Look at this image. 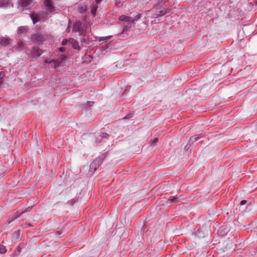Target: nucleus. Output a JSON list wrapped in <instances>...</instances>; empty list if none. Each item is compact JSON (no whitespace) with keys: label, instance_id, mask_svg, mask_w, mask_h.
I'll list each match as a JSON object with an SVG mask.
<instances>
[{"label":"nucleus","instance_id":"1","mask_svg":"<svg viewBox=\"0 0 257 257\" xmlns=\"http://www.w3.org/2000/svg\"><path fill=\"white\" fill-rule=\"evenodd\" d=\"M18 8L21 11L30 9L34 5V0H19Z\"/></svg>","mask_w":257,"mask_h":257},{"label":"nucleus","instance_id":"2","mask_svg":"<svg viewBox=\"0 0 257 257\" xmlns=\"http://www.w3.org/2000/svg\"><path fill=\"white\" fill-rule=\"evenodd\" d=\"M103 160L101 158L95 159L90 164V169L91 171H96L97 168L99 167L102 163Z\"/></svg>","mask_w":257,"mask_h":257},{"label":"nucleus","instance_id":"3","mask_svg":"<svg viewBox=\"0 0 257 257\" xmlns=\"http://www.w3.org/2000/svg\"><path fill=\"white\" fill-rule=\"evenodd\" d=\"M166 14V11L161 7H157L155 8V11L152 15L153 18H156L162 16Z\"/></svg>","mask_w":257,"mask_h":257},{"label":"nucleus","instance_id":"4","mask_svg":"<svg viewBox=\"0 0 257 257\" xmlns=\"http://www.w3.org/2000/svg\"><path fill=\"white\" fill-rule=\"evenodd\" d=\"M42 54V51L38 47H33L31 52V56L32 57H38Z\"/></svg>","mask_w":257,"mask_h":257},{"label":"nucleus","instance_id":"5","mask_svg":"<svg viewBox=\"0 0 257 257\" xmlns=\"http://www.w3.org/2000/svg\"><path fill=\"white\" fill-rule=\"evenodd\" d=\"M44 4L46 9L49 12H53L55 10L51 0H44Z\"/></svg>","mask_w":257,"mask_h":257},{"label":"nucleus","instance_id":"6","mask_svg":"<svg viewBox=\"0 0 257 257\" xmlns=\"http://www.w3.org/2000/svg\"><path fill=\"white\" fill-rule=\"evenodd\" d=\"M32 39L36 42H43L45 40V37L41 34L37 33L33 35Z\"/></svg>","mask_w":257,"mask_h":257},{"label":"nucleus","instance_id":"7","mask_svg":"<svg viewBox=\"0 0 257 257\" xmlns=\"http://www.w3.org/2000/svg\"><path fill=\"white\" fill-rule=\"evenodd\" d=\"M119 20L122 22H125V23L131 24L133 23V18L131 17H128L125 15H121L119 17Z\"/></svg>","mask_w":257,"mask_h":257},{"label":"nucleus","instance_id":"8","mask_svg":"<svg viewBox=\"0 0 257 257\" xmlns=\"http://www.w3.org/2000/svg\"><path fill=\"white\" fill-rule=\"evenodd\" d=\"M13 6L12 0H0V8H6Z\"/></svg>","mask_w":257,"mask_h":257},{"label":"nucleus","instance_id":"9","mask_svg":"<svg viewBox=\"0 0 257 257\" xmlns=\"http://www.w3.org/2000/svg\"><path fill=\"white\" fill-rule=\"evenodd\" d=\"M11 39L9 37H2L0 40V45L1 46L6 47L10 44Z\"/></svg>","mask_w":257,"mask_h":257},{"label":"nucleus","instance_id":"10","mask_svg":"<svg viewBox=\"0 0 257 257\" xmlns=\"http://www.w3.org/2000/svg\"><path fill=\"white\" fill-rule=\"evenodd\" d=\"M82 23L80 21L76 22L73 25L72 31L75 32H79L81 29Z\"/></svg>","mask_w":257,"mask_h":257},{"label":"nucleus","instance_id":"11","mask_svg":"<svg viewBox=\"0 0 257 257\" xmlns=\"http://www.w3.org/2000/svg\"><path fill=\"white\" fill-rule=\"evenodd\" d=\"M78 11L81 14L85 13L87 11V5L84 3L79 4Z\"/></svg>","mask_w":257,"mask_h":257},{"label":"nucleus","instance_id":"12","mask_svg":"<svg viewBox=\"0 0 257 257\" xmlns=\"http://www.w3.org/2000/svg\"><path fill=\"white\" fill-rule=\"evenodd\" d=\"M30 17L34 24H35L40 21L39 17L37 14L32 13L31 14Z\"/></svg>","mask_w":257,"mask_h":257},{"label":"nucleus","instance_id":"13","mask_svg":"<svg viewBox=\"0 0 257 257\" xmlns=\"http://www.w3.org/2000/svg\"><path fill=\"white\" fill-rule=\"evenodd\" d=\"M69 42L72 44L73 48L75 49H79L78 43L73 39H70Z\"/></svg>","mask_w":257,"mask_h":257},{"label":"nucleus","instance_id":"14","mask_svg":"<svg viewBox=\"0 0 257 257\" xmlns=\"http://www.w3.org/2000/svg\"><path fill=\"white\" fill-rule=\"evenodd\" d=\"M47 63H49L54 68H56L57 67H58L60 65V63L59 61L57 60H52L51 61H49V62H46Z\"/></svg>","mask_w":257,"mask_h":257},{"label":"nucleus","instance_id":"15","mask_svg":"<svg viewBox=\"0 0 257 257\" xmlns=\"http://www.w3.org/2000/svg\"><path fill=\"white\" fill-rule=\"evenodd\" d=\"M28 31V27L25 26H21L18 29V33L21 34H25Z\"/></svg>","mask_w":257,"mask_h":257},{"label":"nucleus","instance_id":"16","mask_svg":"<svg viewBox=\"0 0 257 257\" xmlns=\"http://www.w3.org/2000/svg\"><path fill=\"white\" fill-rule=\"evenodd\" d=\"M87 26L84 27V26H82L81 29L79 32V36H82L84 37H86V32Z\"/></svg>","mask_w":257,"mask_h":257},{"label":"nucleus","instance_id":"17","mask_svg":"<svg viewBox=\"0 0 257 257\" xmlns=\"http://www.w3.org/2000/svg\"><path fill=\"white\" fill-rule=\"evenodd\" d=\"M91 15H93V16H94L96 13L97 7L95 5L92 6L91 7Z\"/></svg>","mask_w":257,"mask_h":257},{"label":"nucleus","instance_id":"18","mask_svg":"<svg viewBox=\"0 0 257 257\" xmlns=\"http://www.w3.org/2000/svg\"><path fill=\"white\" fill-rule=\"evenodd\" d=\"M178 198L176 196L170 197L169 200L170 203L177 202L179 201Z\"/></svg>","mask_w":257,"mask_h":257},{"label":"nucleus","instance_id":"19","mask_svg":"<svg viewBox=\"0 0 257 257\" xmlns=\"http://www.w3.org/2000/svg\"><path fill=\"white\" fill-rule=\"evenodd\" d=\"M7 249L6 247L3 245H0V253H5L6 252Z\"/></svg>","mask_w":257,"mask_h":257},{"label":"nucleus","instance_id":"20","mask_svg":"<svg viewBox=\"0 0 257 257\" xmlns=\"http://www.w3.org/2000/svg\"><path fill=\"white\" fill-rule=\"evenodd\" d=\"M158 142V139L155 138L154 139L150 141V144L151 146H154L155 144Z\"/></svg>","mask_w":257,"mask_h":257},{"label":"nucleus","instance_id":"21","mask_svg":"<svg viewBox=\"0 0 257 257\" xmlns=\"http://www.w3.org/2000/svg\"><path fill=\"white\" fill-rule=\"evenodd\" d=\"M223 229H224V230H225V231H224V233H227V232L228 231V229H226V228H223V227H220V228H219V230H218V232H219V233L220 234H221V235H223V233H222V232H221L223 231Z\"/></svg>","mask_w":257,"mask_h":257},{"label":"nucleus","instance_id":"22","mask_svg":"<svg viewBox=\"0 0 257 257\" xmlns=\"http://www.w3.org/2000/svg\"><path fill=\"white\" fill-rule=\"evenodd\" d=\"M24 44L22 42H20L18 44V47L17 49L19 51H21L23 49V46H24Z\"/></svg>","mask_w":257,"mask_h":257},{"label":"nucleus","instance_id":"23","mask_svg":"<svg viewBox=\"0 0 257 257\" xmlns=\"http://www.w3.org/2000/svg\"><path fill=\"white\" fill-rule=\"evenodd\" d=\"M200 138L199 137H197V136H192L190 138V142H193L197 140H198Z\"/></svg>","mask_w":257,"mask_h":257},{"label":"nucleus","instance_id":"24","mask_svg":"<svg viewBox=\"0 0 257 257\" xmlns=\"http://www.w3.org/2000/svg\"><path fill=\"white\" fill-rule=\"evenodd\" d=\"M100 136L102 138H105V139H108L109 138V135L106 134V133H101L100 135Z\"/></svg>","mask_w":257,"mask_h":257},{"label":"nucleus","instance_id":"25","mask_svg":"<svg viewBox=\"0 0 257 257\" xmlns=\"http://www.w3.org/2000/svg\"><path fill=\"white\" fill-rule=\"evenodd\" d=\"M4 76V72L3 71L0 72V84L3 82Z\"/></svg>","mask_w":257,"mask_h":257},{"label":"nucleus","instance_id":"26","mask_svg":"<svg viewBox=\"0 0 257 257\" xmlns=\"http://www.w3.org/2000/svg\"><path fill=\"white\" fill-rule=\"evenodd\" d=\"M141 17V14H138L137 16H135V18H133V23L135 21H138L139 19H140Z\"/></svg>","mask_w":257,"mask_h":257},{"label":"nucleus","instance_id":"27","mask_svg":"<svg viewBox=\"0 0 257 257\" xmlns=\"http://www.w3.org/2000/svg\"><path fill=\"white\" fill-rule=\"evenodd\" d=\"M111 37V36H108V37H100V39L99 40H103L105 42L107 41Z\"/></svg>","mask_w":257,"mask_h":257},{"label":"nucleus","instance_id":"28","mask_svg":"<svg viewBox=\"0 0 257 257\" xmlns=\"http://www.w3.org/2000/svg\"><path fill=\"white\" fill-rule=\"evenodd\" d=\"M81 42L83 43L88 44V40L86 38H82L81 40Z\"/></svg>","mask_w":257,"mask_h":257},{"label":"nucleus","instance_id":"29","mask_svg":"<svg viewBox=\"0 0 257 257\" xmlns=\"http://www.w3.org/2000/svg\"><path fill=\"white\" fill-rule=\"evenodd\" d=\"M246 203V201L245 200H242L241 202H240V205H243L244 204H245Z\"/></svg>","mask_w":257,"mask_h":257},{"label":"nucleus","instance_id":"30","mask_svg":"<svg viewBox=\"0 0 257 257\" xmlns=\"http://www.w3.org/2000/svg\"><path fill=\"white\" fill-rule=\"evenodd\" d=\"M67 43V40H64L62 41V45H66Z\"/></svg>","mask_w":257,"mask_h":257},{"label":"nucleus","instance_id":"31","mask_svg":"<svg viewBox=\"0 0 257 257\" xmlns=\"http://www.w3.org/2000/svg\"><path fill=\"white\" fill-rule=\"evenodd\" d=\"M65 50V49L63 47H61V48H59V51H61V52H64Z\"/></svg>","mask_w":257,"mask_h":257},{"label":"nucleus","instance_id":"32","mask_svg":"<svg viewBox=\"0 0 257 257\" xmlns=\"http://www.w3.org/2000/svg\"><path fill=\"white\" fill-rule=\"evenodd\" d=\"M20 233V230H18L15 232V234L18 236H19Z\"/></svg>","mask_w":257,"mask_h":257},{"label":"nucleus","instance_id":"33","mask_svg":"<svg viewBox=\"0 0 257 257\" xmlns=\"http://www.w3.org/2000/svg\"><path fill=\"white\" fill-rule=\"evenodd\" d=\"M97 4L100 3L102 0H95Z\"/></svg>","mask_w":257,"mask_h":257},{"label":"nucleus","instance_id":"34","mask_svg":"<svg viewBox=\"0 0 257 257\" xmlns=\"http://www.w3.org/2000/svg\"><path fill=\"white\" fill-rule=\"evenodd\" d=\"M70 28L69 27H68L67 29V32H70Z\"/></svg>","mask_w":257,"mask_h":257},{"label":"nucleus","instance_id":"35","mask_svg":"<svg viewBox=\"0 0 257 257\" xmlns=\"http://www.w3.org/2000/svg\"><path fill=\"white\" fill-rule=\"evenodd\" d=\"M88 103H93L94 102L93 101H87Z\"/></svg>","mask_w":257,"mask_h":257},{"label":"nucleus","instance_id":"36","mask_svg":"<svg viewBox=\"0 0 257 257\" xmlns=\"http://www.w3.org/2000/svg\"><path fill=\"white\" fill-rule=\"evenodd\" d=\"M20 250H21V249H20H20H18V250H19V251H20Z\"/></svg>","mask_w":257,"mask_h":257}]
</instances>
